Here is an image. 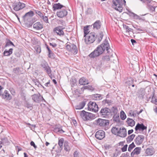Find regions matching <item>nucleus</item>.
Returning a JSON list of instances; mask_svg holds the SVG:
<instances>
[{
    "label": "nucleus",
    "mask_w": 157,
    "mask_h": 157,
    "mask_svg": "<svg viewBox=\"0 0 157 157\" xmlns=\"http://www.w3.org/2000/svg\"><path fill=\"white\" fill-rule=\"evenodd\" d=\"M106 50L108 53L110 52L111 50L110 49L109 44L108 41L105 40L101 45L98 46L94 51L92 52L89 56L91 58H94L99 56L104 51Z\"/></svg>",
    "instance_id": "1"
},
{
    "label": "nucleus",
    "mask_w": 157,
    "mask_h": 157,
    "mask_svg": "<svg viewBox=\"0 0 157 157\" xmlns=\"http://www.w3.org/2000/svg\"><path fill=\"white\" fill-rule=\"evenodd\" d=\"M103 36V33L101 31L97 35L94 32H91L85 37V42L86 44H90L96 40L97 42L99 43L101 41Z\"/></svg>",
    "instance_id": "2"
},
{
    "label": "nucleus",
    "mask_w": 157,
    "mask_h": 157,
    "mask_svg": "<svg viewBox=\"0 0 157 157\" xmlns=\"http://www.w3.org/2000/svg\"><path fill=\"white\" fill-rule=\"evenodd\" d=\"M113 7L120 12L122 11L123 5V4L125 5L126 4L125 0H113Z\"/></svg>",
    "instance_id": "3"
},
{
    "label": "nucleus",
    "mask_w": 157,
    "mask_h": 157,
    "mask_svg": "<svg viewBox=\"0 0 157 157\" xmlns=\"http://www.w3.org/2000/svg\"><path fill=\"white\" fill-rule=\"evenodd\" d=\"M80 115L84 121L93 120L95 118V114L86 112L84 110L81 111Z\"/></svg>",
    "instance_id": "4"
},
{
    "label": "nucleus",
    "mask_w": 157,
    "mask_h": 157,
    "mask_svg": "<svg viewBox=\"0 0 157 157\" xmlns=\"http://www.w3.org/2000/svg\"><path fill=\"white\" fill-rule=\"evenodd\" d=\"M95 122L97 125L101 127L108 126L109 124V120L101 118H98L95 121Z\"/></svg>",
    "instance_id": "5"
},
{
    "label": "nucleus",
    "mask_w": 157,
    "mask_h": 157,
    "mask_svg": "<svg viewBox=\"0 0 157 157\" xmlns=\"http://www.w3.org/2000/svg\"><path fill=\"white\" fill-rule=\"evenodd\" d=\"M88 110L96 112L98 110V106L95 102L90 101L88 104Z\"/></svg>",
    "instance_id": "6"
},
{
    "label": "nucleus",
    "mask_w": 157,
    "mask_h": 157,
    "mask_svg": "<svg viewBox=\"0 0 157 157\" xmlns=\"http://www.w3.org/2000/svg\"><path fill=\"white\" fill-rule=\"evenodd\" d=\"M111 111L110 109L106 107L101 108L100 111V114L102 117L108 118L110 115Z\"/></svg>",
    "instance_id": "7"
},
{
    "label": "nucleus",
    "mask_w": 157,
    "mask_h": 157,
    "mask_svg": "<svg viewBox=\"0 0 157 157\" xmlns=\"http://www.w3.org/2000/svg\"><path fill=\"white\" fill-rule=\"evenodd\" d=\"M67 50L74 54H76L77 52V50L76 46L73 44H67L66 46Z\"/></svg>",
    "instance_id": "8"
},
{
    "label": "nucleus",
    "mask_w": 157,
    "mask_h": 157,
    "mask_svg": "<svg viewBox=\"0 0 157 157\" xmlns=\"http://www.w3.org/2000/svg\"><path fill=\"white\" fill-rule=\"evenodd\" d=\"M147 1V8L151 12H153L155 11V8L156 7L152 5L154 4L155 2L151 0H146Z\"/></svg>",
    "instance_id": "9"
},
{
    "label": "nucleus",
    "mask_w": 157,
    "mask_h": 157,
    "mask_svg": "<svg viewBox=\"0 0 157 157\" xmlns=\"http://www.w3.org/2000/svg\"><path fill=\"white\" fill-rule=\"evenodd\" d=\"M63 28L62 26H58L55 28L53 29V32L60 36H64V33L63 30Z\"/></svg>",
    "instance_id": "10"
},
{
    "label": "nucleus",
    "mask_w": 157,
    "mask_h": 157,
    "mask_svg": "<svg viewBox=\"0 0 157 157\" xmlns=\"http://www.w3.org/2000/svg\"><path fill=\"white\" fill-rule=\"evenodd\" d=\"M25 5L20 2L15 3L14 5L13 9L16 11H18L25 7Z\"/></svg>",
    "instance_id": "11"
},
{
    "label": "nucleus",
    "mask_w": 157,
    "mask_h": 157,
    "mask_svg": "<svg viewBox=\"0 0 157 157\" xmlns=\"http://www.w3.org/2000/svg\"><path fill=\"white\" fill-rule=\"evenodd\" d=\"M95 136L97 139L101 140L105 137V132L102 130H98L96 133Z\"/></svg>",
    "instance_id": "12"
},
{
    "label": "nucleus",
    "mask_w": 157,
    "mask_h": 157,
    "mask_svg": "<svg viewBox=\"0 0 157 157\" xmlns=\"http://www.w3.org/2000/svg\"><path fill=\"white\" fill-rule=\"evenodd\" d=\"M32 97L33 100L34 101L38 103L40 102L42 100V99H43V97L41 96L39 93L37 94H34L32 96Z\"/></svg>",
    "instance_id": "13"
},
{
    "label": "nucleus",
    "mask_w": 157,
    "mask_h": 157,
    "mask_svg": "<svg viewBox=\"0 0 157 157\" xmlns=\"http://www.w3.org/2000/svg\"><path fill=\"white\" fill-rule=\"evenodd\" d=\"M144 139L143 135H139L135 139V142L137 145H140L143 142Z\"/></svg>",
    "instance_id": "14"
},
{
    "label": "nucleus",
    "mask_w": 157,
    "mask_h": 157,
    "mask_svg": "<svg viewBox=\"0 0 157 157\" xmlns=\"http://www.w3.org/2000/svg\"><path fill=\"white\" fill-rule=\"evenodd\" d=\"M117 136L122 137L124 138L127 136V131L126 129L124 127L120 128V130Z\"/></svg>",
    "instance_id": "15"
},
{
    "label": "nucleus",
    "mask_w": 157,
    "mask_h": 157,
    "mask_svg": "<svg viewBox=\"0 0 157 157\" xmlns=\"http://www.w3.org/2000/svg\"><path fill=\"white\" fill-rule=\"evenodd\" d=\"M67 14V11L65 9L60 10L57 12L56 14L59 17L62 18L66 16Z\"/></svg>",
    "instance_id": "16"
},
{
    "label": "nucleus",
    "mask_w": 157,
    "mask_h": 157,
    "mask_svg": "<svg viewBox=\"0 0 157 157\" xmlns=\"http://www.w3.org/2000/svg\"><path fill=\"white\" fill-rule=\"evenodd\" d=\"M34 15L33 12L32 11L27 13L23 16V18L24 21H28L30 17H32Z\"/></svg>",
    "instance_id": "17"
},
{
    "label": "nucleus",
    "mask_w": 157,
    "mask_h": 157,
    "mask_svg": "<svg viewBox=\"0 0 157 157\" xmlns=\"http://www.w3.org/2000/svg\"><path fill=\"white\" fill-rule=\"evenodd\" d=\"M1 96L2 98L6 99V100H9L12 98L11 96L9 93L8 91L7 90H5Z\"/></svg>",
    "instance_id": "18"
},
{
    "label": "nucleus",
    "mask_w": 157,
    "mask_h": 157,
    "mask_svg": "<svg viewBox=\"0 0 157 157\" xmlns=\"http://www.w3.org/2000/svg\"><path fill=\"white\" fill-rule=\"evenodd\" d=\"M147 127L145 126L143 123H138L135 127V130L136 131H143L144 130L146 129Z\"/></svg>",
    "instance_id": "19"
},
{
    "label": "nucleus",
    "mask_w": 157,
    "mask_h": 157,
    "mask_svg": "<svg viewBox=\"0 0 157 157\" xmlns=\"http://www.w3.org/2000/svg\"><path fill=\"white\" fill-rule=\"evenodd\" d=\"M141 150V147H136L135 148L131 153L132 157H134L135 155H138L139 154Z\"/></svg>",
    "instance_id": "20"
},
{
    "label": "nucleus",
    "mask_w": 157,
    "mask_h": 157,
    "mask_svg": "<svg viewBox=\"0 0 157 157\" xmlns=\"http://www.w3.org/2000/svg\"><path fill=\"white\" fill-rule=\"evenodd\" d=\"M145 90L142 88H141L137 92L136 95L138 98H143L145 94Z\"/></svg>",
    "instance_id": "21"
},
{
    "label": "nucleus",
    "mask_w": 157,
    "mask_h": 157,
    "mask_svg": "<svg viewBox=\"0 0 157 157\" xmlns=\"http://www.w3.org/2000/svg\"><path fill=\"white\" fill-rule=\"evenodd\" d=\"M33 28L36 30H40L43 28V25L40 22H36L33 25Z\"/></svg>",
    "instance_id": "22"
},
{
    "label": "nucleus",
    "mask_w": 157,
    "mask_h": 157,
    "mask_svg": "<svg viewBox=\"0 0 157 157\" xmlns=\"http://www.w3.org/2000/svg\"><path fill=\"white\" fill-rule=\"evenodd\" d=\"M64 139L63 138H59L58 144L59 146L58 148V150L61 151L63 149Z\"/></svg>",
    "instance_id": "23"
},
{
    "label": "nucleus",
    "mask_w": 157,
    "mask_h": 157,
    "mask_svg": "<svg viewBox=\"0 0 157 157\" xmlns=\"http://www.w3.org/2000/svg\"><path fill=\"white\" fill-rule=\"evenodd\" d=\"M41 66L43 67L45 71L46 72H49L50 70H51L50 68L48 66L47 63L45 62H44L41 64Z\"/></svg>",
    "instance_id": "24"
},
{
    "label": "nucleus",
    "mask_w": 157,
    "mask_h": 157,
    "mask_svg": "<svg viewBox=\"0 0 157 157\" xmlns=\"http://www.w3.org/2000/svg\"><path fill=\"white\" fill-rule=\"evenodd\" d=\"M79 83L81 85H85L89 83V82L88 80L84 77L80 78L79 81Z\"/></svg>",
    "instance_id": "25"
},
{
    "label": "nucleus",
    "mask_w": 157,
    "mask_h": 157,
    "mask_svg": "<svg viewBox=\"0 0 157 157\" xmlns=\"http://www.w3.org/2000/svg\"><path fill=\"white\" fill-rule=\"evenodd\" d=\"M64 6L61 5L60 3L54 4L52 6V8L53 9V10L55 11L56 10L61 9Z\"/></svg>",
    "instance_id": "26"
},
{
    "label": "nucleus",
    "mask_w": 157,
    "mask_h": 157,
    "mask_svg": "<svg viewBox=\"0 0 157 157\" xmlns=\"http://www.w3.org/2000/svg\"><path fill=\"white\" fill-rule=\"evenodd\" d=\"M154 152L153 148H148L146 149L145 152L147 155H151L154 154Z\"/></svg>",
    "instance_id": "27"
},
{
    "label": "nucleus",
    "mask_w": 157,
    "mask_h": 157,
    "mask_svg": "<svg viewBox=\"0 0 157 157\" xmlns=\"http://www.w3.org/2000/svg\"><path fill=\"white\" fill-rule=\"evenodd\" d=\"M101 26V22L99 20L96 21L93 24V27L94 29H99Z\"/></svg>",
    "instance_id": "28"
},
{
    "label": "nucleus",
    "mask_w": 157,
    "mask_h": 157,
    "mask_svg": "<svg viewBox=\"0 0 157 157\" xmlns=\"http://www.w3.org/2000/svg\"><path fill=\"white\" fill-rule=\"evenodd\" d=\"M126 122L129 126L131 127L134 126L135 123V121L132 119L129 118H127Z\"/></svg>",
    "instance_id": "29"
},
{
    "label": "nucleus",
    "mask_w": 157,
    "mask_h": 157,
    "mask_svg": "<svg viewBox=\"0 0 157 157\" xmlns=\"http://www.w3.org/2000/svg\"><path fill=\"white\" fill-rule=\"evenodd\" d=\"M13 51V49L12 48H10L8 50L6 49L3 52V55L5 56H10L12 53Z\"/></svg>",
    "instance_id": "30"
},
{
    "label": "nucleus",
    "mask_w": 157,
    "mask_h": 157,
    "mask_svg": "<svg viewBox=\"0 0 157 157\" xmlns=\"http://www.w3.org/2000/svg\"><path fill=\"white\" fill-rule=\"evenodd\" d=\"M86 105V103L85 101H82L80 102L79 105L76 106L75 107V109H81L84 107Z\"/></svg>",
    "instance_id": "31"
},
{
    "label": "nucleus",
    "mask_w": 157,
    "mask_h": 157,
    "mask_svg": "<svg viewBox=\"0 0 157 157\" xmlns=\"http://www.w3.org/2000/svg\"><path fill=\"white\" fill-rule=\"evenodd\" d=\"M119 130L120 128L116 127H113L111 130V131L113 134L117 135L118 134Z\"/></svg>",
    "instance_id": "32"
},
{
    "label": "nucleus",
    "mask_w": 157,
    "mask_h": 157,
    "mask_svg": "<svg viewBox=\"0 0 157 157\" xmlns=\"http://www.w3.org/2000/svg\"><path fill=\"white\" fill-rule=\"evenodd\" d=\"M81 89L83 91L86 89L91 91H93L94 90V88L92 86L90 85L83 86L81 88Z\"/></svg>",
    "instance_id": "33"
},
{
    "label": "nucleus",
    "mask_w": 157,
    "mask_h": 157,
    "mask_svg": "<svg viewBox=\"0 0 157 157\" xmlns=\"http://www.w3.org/2000/svg\"><path fill=\"white\" fill-rule=\"evenodd\" d=\"M89 26H86L84 27V37H86V36L87 35H88V34H89Z\"/></svg>",
    "instance_id": "34"
},
{
    "label": "nucleus",
    "mask_w": 157,
    "mask_h": 157,
    "mask_svg": "<svg viewBox=\"0 0 157 157\" xmlns=\"http://www.w3.org/2000/svg\"><path fill=\"white\" fill-rule=\"evenodd\" d=\"M64 149L66 151H68L70 150V147L68 145L67 141H65L64 144Z\"/></svg>",
    "instance_id": "35"
},
{
    "label": "nucleus",
    "mask_w": 157,
    "mask_h": 157,
    "mask_svg": "<svg viewBox=\"0 0 157 157\" xmlns=\"http://www.w3.org/2000/svg\"><path fill=\"white\" fill-rule=\"evenodd\" d=\"M54 131L56 132H59L60 133H63L64 132V131L60 127L58 128L55 127Z\"/></svg>",
    "instance_id": "36"
},
{
    "label": "nucleus",
    "mask_w": 157,
    "mask_h": 157,
    "mask_svg": "<svg viewBox=\"0 0 157 157\" xmlns=\"http://www.w3.org/2000/svg\"><path fill=\"white\" fill-rule=\"evenodd\" d=\"M2 144L3 145H6L8 144L9 141L8 139L6 138H5L2 140V141H0Z\"/></svg>",
    "instance_id": "37"
},
{
    "label": "nucleus",
    "mask_w": 157,
    "mask_h": 157,
    "mask_svg": "<svg viewBox=\"0 0 157 157\" xmlns=\"http://www.w3.org/2000/svg\"><path fill=\"white\" fill-rule=\"evenodd\" d=\"M135 136V135L134 134H132L131 135L129 136L126 139L127 142H131L133 140Z\"/></svg>",
    "instance_id": "38"
},
{
    "label": "nucleus",
    "mask_w": 157,
    "mask_h": 157,
    "mask_svg": "<svg viewBox=\"0 0 157 157\" xmlns=\"http://www.w3.org/2000/svg\"><path fill=\"white\" fill-rule=\"evenodd\" d=\"M114 56H113V55H112L110 57V61L111 62H113V63H115L117 60V58L116 55L114 54Z\"/></svg>",
    "instance_id": "39"
},
{
    "label": "nucleus",
    "mask_w": 157,
    "mask_h": 157,
    "mask_svg": "<svg viewBox=\"0 0 157 157\" xmlns=\"http://www.w3.org/2000/svg\"><path fill=\"white\" fill-rule=\"evenodd\" d=\"M120 117L122 120H124L126 118V115L123 110H121L120 113Z\"/></svg>",
    "instance_id": "40"
},
{
    "label": "nucleus",
    "mask_w": 157,
    "mask_h": 157,
    "mask_svg": "<svg viewBox=\"0 0 157 157\" xmlns=\"http://www.w3.org/2000/svg\"><path fill=\"white\" fill-rule=\"evenodd\" d=\"M13 45V47H15V46L13 44V43L10 40H8L6 44L5 45V47H6L7 46Z\"/></svg>",
    "instance_id": "41"
},
{
    "label": "nucleus",
    "mask_w": 157,
    "mask_h": 157,
    "mask_svg": "<svg viewBox=\"0 0 157 157\" xmlns=\"http://www.w3.org/2000/svg\"><path fill=\"white\" fill-rule=\"evenodd\" d=\"M135 147V145L133 142H132L131 144L129 145L128 148V151L130 152L131 150Z\"/></svg>",
    "instance_id": "42"
},
{
    "label": "nucleus",
    "mask_w": 157,
    "mask_h": 157,
    "mask_svg": "<svg viewBox=\"0 0 157 157\" xmlns=\"http://www.w3.org/2000/svg\"><path fill=\"white\" fill-rule=\"evenodd\" d=\"M111 111L114 115L117 114L118 109L117 107L115 106L113 107L112 108Z\"/></svg>",
    "instance_id": "43"
},
{
    "label": "nucleus",
    "mask_w": 157,
    "mask_h": 157,
    "mask_svg": "<svg viewBox=\"0 0 157 157\" xmlns=\"http://www.w3.org/2000/svg\"><path fill=\"white\" fill-rule=\"evenodd\" d=\"M102 59L104 61H110V57L108 55L104 56L102 57Z\"/></svg>",
    "instance_id": "44"
},
{
    "label": "nucleus",
    "mask_w": 157,
    "mask_h": 157,
    "mask_svg": "<svg viewBox=\"0 0 157 157\" xmlns=\"http://www.w3.org/2000/svg\"><path fill=\"white\" fill-rule=\"evenodd\" d=\"M113 120L117 122H118L119 121V117L118 115H114V116L113 117Z\"/></svg>",
    "instance_id": "45"
},
{
    "label": "nucleus",
    "mask_w": 157,
    "mask_h": 157,
    "mask_svg": "<svg viewBox=\"0 0 157 157\" xmlns=\"http://www.w3.org/2000/svg\"><path fill=\"white\" fill-rule=\"evenodd\" d=\"M147 14H145L143 15H140L139 17V19L138 20H140L141 21H145V18L144 17H142L143 16H145Z\"/></svg>",
    "instance_id": "46"
},
{
    "label": "nucleus",
    "mask_w": 157,
    "mask_h": 157,
    "mask_svg": "<svg viewBox=\"0 0 157 157\" xmlns=\"http://www.w3.org/2000/svg\"><path fill=\"white\" fill-rule=\"evenodd\" d=\"M133 27L135 29L139 31H142L143 30L141 29V27H139L138 26L136 25H133Z\"/></svg>",
    "instance_id": "47"
},
{
    "label": "nucleus",
    "mask_w": 157,
    "mask_h": 157,
    "mask_svg": "<svg viewBox=\"0 0 157 157\" xmlns=\"http://www.w3.org/2000/svg\"><path fill=\"white\" fill-rule=\"evenodd\" d=\"M79 152L75 151L73 153V157H79Z\"/></svg>",
    "instance_id": "48"
},
{
    "label": "nucleus",
    "mask_w": 157,
    "mask_h": 157,
    "mask_svg": "<svg viewBox=\"0 0 157 157\" xmlns=\"http://www.w3.org/2000/svg\"><path fill=\"white\" fill-rule=\"evenodd\" d=\"M128 145H125L121 149V151L122 152H124L127 151Z\"/></svg>",
    "instance_id": "49"
},
{
    "label": "nucleus",
    "mask_w": 157,
    "mask_h": 157,
    "mask_svg": "<svg viewBox=\"0 0 157 157\" xmlns=\"http://www.w3.org/2000/svg\"><path fill=\"white\" fill-rule=\"evenodd\" d=\"M58 23L63 25H65V21L62 20H59Z\"/></svg>",
    "instance_id": "50"
},
{
    "label": "nucleus",
    "mask_w": 157,
    "mask_h": 157,
    "mask_svg": "<svg viewBox=\"0 0 157 157\" xmlns=\"http://www.w3.org/2000/svg\"><path fill=\"white\" fill-rule=\"evenodd\" d=\"M48 56L49 58H53L54 57V54L51 51V52L48 53Z\"/></svg>",
    "instance_id": "51"
},
{
    "label": "nucleus",
    "mask_w": 157,
    "mask_h": 157,
    "mask_svg": "<svg viewBox=\"0 0 157 157\" xmlns=\"http://www.w3.org/2000/svg\"><path fill=\"white\" fill-rule=\"evenodd\" d=\"M132 14L133 15V16L134 17V19L136 20L138 19L140 15H137L134 13H132Z\"/></svg>",
    "instance_id": "52"
},
{
    "label": "nucleus",
    "mask_w": 157,
    "mask_h": 157,
    "mask_svg": "<svg viewBox=\"0 0 157 157\" xmlns=\"http://www.w3.org/2000/svg\"><path fill=\"white\" fill-rule=\"evenodd\" d=\"M124 28L125 29L126 32L128 33V31L129 30V28L128 26L126 25H123Z\"/></svg>",
    "instance_id": "53"
},
{
    "label": "nucleus",
    "mask_w": 157,
    "mask_h": 157,
    "mask_svg": "<svg viewBox=\"0 0 157 157\" xmlns=\"http://www.w3.org/2000/svg\"><path fill=\"white\" fill-rule=\"evenodd\" d=\"M49 44L50 46L52 47L53 48H55L57 46V44L56 43L53 42L49 43Z\"/></svg>",
    "instance_id": "54"
},
{
    "label": "nucleus",
    "mask_w": 157,
    "mask_h": 157,
    "mask_svg": "<svg viewBox=\"0 0 157 157\" xmlns=\"http://www.w3.org/2000/svg\"><path fill=\"white\" fill-rule=\"evenodd\" d=\"M14 54L15 56L17 57H19L20 56V54L18 51H16L14 52Z\"/></svg>",
    "instance_id": "55"
},
{
    "label": "nucleus",
    "mask_w": 157,
    "mask_h": 157,
    "mask_svg": "<svg viewBox=\"0 0 157 157\" xmlns=\"http://www.w3.org/2000/svg\"><path fill=\"white\" fill-rule=\"evenodd\" d=\"M92 13V10L91 8H88L86 11V14H90Z\"/></svg>",
    "instance_id": "56"
},
{
    "label": "nucleus",
    "mask_w": 157,
    "mask_h": 157,
    "mask_svg": "<svg viewBox=\"0 0 157 157\" xmlns=\"http://www.w3.org/2000/svg\"><path fill=\"white\" fill-rule=\"evenodd\" d=\"M36 14H37L40 17L43 14L41 13L40 11L36 10Z\"/></svg>",
    "instance_id": "57"
},
{
    "label": "nucleus",
    "mask_w": 157,
    "mask_h": 157,
    "mask_svg": "<svg viewBox=\"0 0 157 157\" xmlns=\"http://www.w3.org/2000/svg\"><path fill=\"white\" fill-rule=\"evenodd\" d=\"M26 107L28 108H30L32 107V105L29 103L27 102L26 104Z\"/></svg>",
    "instance_id": "58"
},
{
    "label": "nucleus",
    "mask_w": 157,
    "mask_h": 157,
    "mask_svg": "<svg viewBox=\"0 0 157 157\" xmlns=\"http://www.w3.org/2000/svg\"><path fill=\"white\" fill-rule=\"evenodd\" d=\"M46 23H48V20L47 17L45 16L43 20Z\"/></svg>",
    "instance_id": "59"
},
{
    "label": "nucleus",
    "mask_w": 157,
    "mask_h": 157,
    "mask_svg": "<svg viewBox=\"0 0 157 157\" xmlns=\"http://www.w3.org/2000/svg\"><path fill=\"white\" fill-rule=\"evenodd\" d=\"M101 95L99 94H96L94 95V97L96 98H98V99H100L101 98Z\"/></svg>",
    "instance_id": "60"
},
{
    "label": "nucleus",
    "mask_w": 157,
    "mask_h": 157,
    "mask_svg": "<svg viewBox=\"0 0 157 157\" xmlns=\"http://www.w3.org/2000/svg\"><path fill=\"white\" fill-rule=\"evenodd\" d=\"M30 145L32 146H33L34 148L36 149L37 147V146L35 145L33 141H31L30 142Z\"/></svg>",
    "instance_id": "61"
},
{
    "label": "nucleus",
    "mask_w": 157,
    "mask_h": 157,
    "mask_svg": "<svg viewBox=\"0 0 157 157\" xmlns=\"http://www.w3.org/2000/svg\"><path fill=\"white\" fill-rule=\"evenodd\" d=\"M51 69L50 70V71H49V72H46L48 74V76H49V77L51 78H52V74H51Z\"/></svg>",
    "instance_id": "62"
},
{
    "label": "nucleus",
    "mask_w": 157,
    "mask_h": 157,
    "mask_svg": "<svg viewBox=\"0 0 157 157\" xmlns=\"http://www.w3.org/2000/svg\"><path fill=\"white\" fill-rule=\"evenodd\" d=\"M36 51L37 53H40L41 52V50L40 48L39 47L37 48L36 49Z\"/></svg>",
    "instance_id": "63"
},
{
    "label": "nucleus",
    "mask_w": 157,
    "mask_h": 157,
    "mask_svg": "<svg viewBox=\"0 0 157 157\" xmlns=\"http://www.w3.org/2000/svg\"><path fill=\"white\" fill-rule=\"evenodd\" d=\"M132 115L133 117H136L137 115V113L135 112V111L132 112Z\"/></svg>",
    "instance_id": "64"
}]
</instances>
